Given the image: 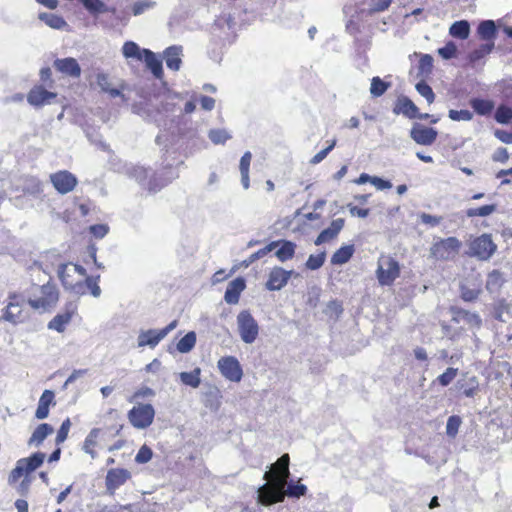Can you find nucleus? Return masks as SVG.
Wrapping results in <instances>:
<instances>
[{
    "mask_svg": "<svg viewBox=\"0 0 512 512\" xmlns=\"http://www.w3.org/2000/svg\"><path fill=\"white\" fill-rule=\"evenodd\" d=\"M59 299V288L55 282L49 279L42 285H31L28 292L27 304L34 311L49 313L56 308Z\"/></svg>",
    "mask_w": 512,
    "mask_h": 512,
    "instance_id": "obj_1",
    "label": "nucleus"
},
{
    "mask_svg": "<svg viewBox=\"0 0 512 512\" xmlns=\"http://www.w3.org/2000/svg\"><path fill=\"white\" fill-rule=\"evenodd\" d=\"M86 269L78 264H61L58 268L59 279L66 290L78 295L86 294Z\"/></svg>",
    "mask_w": 512,
    "mask_h": 512,
    "instance_id": "obj_2",
    "label": "nucleus"
},
{
    "mask_svg": "<svg viewBox=\"0 0 512 512\" xmlns=\"http://www.w3.org/2000/svg\"><path fill=\"white\" fill-rule=\"evenodd\" d=\"M19 293L13 292L8 296L2 319L14 325L27 322L31 318L30 307Z\"/></svg>",
    "mask_w": 512,
    "mask_h": 512,
    "instance_id": "obj_3",
    "label": "nucleus"
},
{
    "mask_svg": "<svg viewBox=\"0 0 512 512\" xmlns=\"http://www.w3.org/2000/svg\"><path fill=\"white\" fill-rule=\"evenodd\" d=\"M399 262L391 256H381L378 260L376 276L382 286H390L400 276Z\"/></svg>",
    "mask_w": 512,
    "mask_h": 512,
    "instance_id": "obj_4",
    "label": "nucleus"
},
{
    "mask_svg": "<svg viewBox=\"0 0 512 512\" xmlns=\"http://www.w3.org/2000/svg\"><path fill=\"white\" fill-rule=\"evenodd\" d=\"M237 326L241 340L246 344L253 343L259 335V325L248 310H242L237 315Z\"/></svg>",
    "mask_w": 512,
    "mask_h": 512,
    "instance_id": "obj_5",
    "label": "nucleus"
},
{
    "mask_svg": "<svg viewBox=\"0 0 512 512\" xmlns=\"http://www.w3.org/2000/svg\"><path fill=\"white\" fill-rule=\"evenodd\" d=\"M289 463V454H283L271 465L270 470L265 472L264 479L268 482H273L280 487H285L290 476Z\"/></svg>",
    "mask_w": 512,
    "mask_h": 512,
    "instance_id": "obj_6",
    "label": "nucleus"
},
{
    "mask_svg": "<svg viewBox=\"0 0 512 512\" xmlns=\"http://www.w3.org/2000/svg\"><path fill=\"white\" fill-rule=\"evenodd\" d=\"M497 249L490 234H482L474 238L469 244V255L481 261L488 260Z\"/></svg>",
    "mask_w": 512,
    "mask_h": 512,
    "instance_id": "obj_7",
    "label": "nucleus"
},
{
    "mask_svg": "<svg viewBox=\"0 0 512 512\" xmlns=\"http://www.w3.org/2000/svg\"><path fill=\"white\" fill-rule=\"evenodd\" d=\"M127 416L134 428L145 429L153 423L155 409L151 404H138L128 411Z\"/></svg>",
    "mask_w": 512,
    "mask_h": 512,
    "instance_id": "obj_8",
    "label": "nucleus"
},
{
    "mask_svg": "<svg viewBox=\"0 0 512 512\" xmlns=\"http://www.w3.org/2000/svg\"><path fill=\"white\" fill-rule=\"evenodd\" d=\"M221 375L231 381L240 382L243 377V369L240 362L234 356H223L217 362Z\"/></svg>",
    "mask_w": 512,
    "mask_h": 512,
    "instance_id": "obj_9",
    "label": "nucleus"
},
{
    "mask_svg": "<svg viewBox=\"0 0 512 512\" xmlns=\"http://www.w3.org/2000/svg\"><path fill=\"white\" fill-rule=\"evenodd\" d=\"M460 247L461 242L456 237H448L434 243L431 253L437 259L448 260L458 254Z\"/></svg>",
    "mask_w": 512,
    "mask_h": 512,
    "instance_id": "obj_10",
    "label": "nucleus"
},
{
    "mask_svg": "<svg viewBox=\"0 0 512 512\" xmlns=\"http://www.w3.org/2000/svg\"><path fill=\"white\" fill-rule=\"evenodd\" d=\"M284 488L273 482L262 485L258 489V502L264 506L282 502L285 498Z\"/></svg>",
    "mask_w": 512,
    "mask_h": 512,
    "instance_id": "obj_11",
    "label": "nucleus"
},
{
    "mask_svg": "<svg viewBox=\"0 0 512 512\" xmlns=\"http://www.w3.org/2000/svg\"><path fill=\"white\" fill-rule=\"evenodd\" d=\"M50 182L60 194H67L75 189L78 180L74 174L67 170H60L50 175Z\"/></svg>",
    "mask_w": 512,
    "mask_h": 512,
    "instance_id": "obj_12",
    "label": "nucleus"
},
{
    "mask_svg": "<svg viewBox=\"0 0 512 512\" xmlns=\"http://www.w3.org/2000/svg\"><path fill=\"white\" fill-rule=\"evenodd\" d=\"M177 326V321L174 320L169 323L166 327L156 330L149 329L142 331L138 336V345L140 347L150 346L155 347L166 335Z\"/></svg>",
    "mask_w": 512,
    "mask_h": 512,
    "instance_id": "obj_13",
    "label": "nucleus"
},
{
    "mask_svg": "<svg viewBox=\"0 0 512 512\" xmlns=\"http://www.w3.org/2000/svg\"><path fill=\"white\" fill-rule=\"evenodd\" d=\"M77 313V304L73 302L66 303L64 311L55 315L48 323V328L59 333L65 331L66 326L71 322L73 316Z\"/></svg>",
    "mask_w": 512,
    "mask_h": 512,
    "instance_id": "obj_14",
    "label": "nucleus"
},
{
    "mask_svg": "<svg viewBox=\"0 0 512 512\" xmlns=\"http://www.w3.org/2000/svg\"><path fill=\"white\" fill-rule=\"evenodd\" d=\"M131 478V473L124 468H112L108 470L105 478V486L110 494L125 484Z\"/></svg>",
    "mask_w": 512,
    "mask_h": 512,
    "instance_id": "obj_15",
    "label": "nucleus"
},
{
    "mask_svg": "<svg viewBox=\"0 0 512 512\" xmlns=\"http://www.w3.org/2000/svg\"><path fill=\"white\" fill-rule=\"evenodd\" d=\"M410 137L419 145L430 146L436 141L438 132L432 127L415 124L410 130Z\"/></svg>",
    "mask_w": 512,
    "mask_h": 512,
    "instance_id": "obj_16",
    "label": "nucleus"
},
{
    "mask_svg": "<svg viewBox=\"0 0 512 512\" xmlns=\"http://www.w3.org/2000/svg\"><path fill=\"white\" fill-rule=\"evenodd\" d=\"M450 313L452 315V322L460 323L465 322L470 328L479 329L482 326L481 317L474 312H470L457 306L450 307Z\"/></svg>",
    "mask_w": 512,
    "mask_h": 512,
    "instance_id": "obj_17",
    "label": "nucleus"
},
{
    "mask_svg": "<svg viewBox=\"0 0 512 512\" xmlns=\"http://www.w3.org/2000/svg\"><path fill=\"white\" fill-rule=\"evenodd\" d=\"M292 273V271H287L282 267H273L269 272L268 279L265 284L266 288L269 291L282 289L288 283Z\"/></svg>",
    "mask_w": 512,
    "mask_h": 512,
    "instance_id": "obj_18",
    "label": "nucleus"
},
{
    "mask_svg": "<svg viewBox=\"0 0 512 512\" xmlns=\"http://www.w3.org/2000/svg\"><path fill=\"white\" fill-rule=\"evenodd\" d=\"M55 70L63 76L79 78L81 76V67L73 57L56 59L53 63Z\"/></svg>",
    "mask_w": 512,
    "mask_h": 512,
    "instance_id": "obj_19",
    "label": "nucleus"
},
{
    "mask_svg": "<svg viewBox=\"0 0 512 512\" xmlns=\"http://www.w3.org/2000/svg\"><path fill=\"white\" fill-rule=\"evenodd\" d=\"M57 94L47 91L43 86H34L27 95L29 104L35 107H41L49 103L51 99L56 98Z\"/></svg>",
    "mask_w": 512,
    "mask_h": 512,
    "instance_id": "obj_20",
    "label": "nucleus"
},
{
    "mask_svg": "<svg viewBox=\"0 0 512 512\" xmlns=\"http://www.w3.org/2000/svg\"><path fill=\"white\" fill-rule=\"evenodd\" d=\"M55 393L46 389L39 398L38 406L35 411V418L38 420L46 419L49 415L50 407L55 406Z\"/></svg>",
    "mask_w": 512,
    "mask_h": 512,
    "instance_id": "obj_21",
    "label": "nucleus"
},
{
    "mask_svg": "<svg viewBox=\"0 0 512 512\" xmlns=\"http://www.w3.org/2000/svg\"><path fill=\"white\" fill-rule=\"evenodd\" d=\"M393 113L396 115L402 114L409 119H415L418 116V107L410 98L400 96L394 104Z\"/></svg>",
    "mask_w": 512,
    "mask_h": 512,
    "instance_id": "obj_22",
    "label": "nucleus"
},
{
    "mask_svg": "<svg viewBox=\"0 0 512 512\" xmlns=\"http://www.w3.org/2000/svg\"><path fill=\"white\" fill-rule=\"evenodd\" d=\"M345 225V220L343 218L334 219L330 226L320 232L315 240V245H321L325 242H329L337 237L340 231L343 229Z\"/></svg>",
    "mask_w": 512,
    "mask_h": 512,
    "instance_id": "obj_23",
    "label": "nucleus"
},
{
    "mask_svg": "<svg viewBox=\"0 0 512 512\" xmlns=\"http://www.w3.org/2000/svg\"><path fill=\"white\" fill-rule=\"evenodd\" d=\"M245 287V280L242 277H237L232 280L225 291V301L228 304H237L239 302L240 294Z\"/></svg>",
    "mask_w": 512,
    "mask_h": 512,
    "instance_id": "obj_24",
    "label": "nucleus"
},
{
    "mask_svg": "<svg viewBox=\"0 0 512 512\" xmlns=\"http://www.w3.org/2000/svg\"><path fill=\"white\" fill-rule=\"evenodd\" d=\"M143 54H144L143 60L145 61L147 68L150 69V71L155 76V78L162 79V77H163L162 61L160 59H158L156 57L155 53L149 49H143Z\"/></svg>",
    "mask_w": 512,
    "mask_h": 512,
    "instance_id": "obj_25",
    "label": "nucleus"
},
{
    "mask_svg": "<svg viewBox=\"0 0 512 512\" xmlns=\"http://www.w3.org/2000/svg\"><path fill=\"white\" fill-rule=\"evenodd\" d=\"M477 34L481 40L494 43L497 35V27L493 20H483L477 27Z\"/></svg>",
    "mask_w": 512,
    "mask_h": 512,
    "instance_id": "obj_26",
    "label": "nucleus"
},
{
    "mask_svg": "<svg viewBox=\"0 0 512 512\" xmlns=\"http://www.w3.org/2000/svg\"><path fill=\"white\" fill-rule=\"evenodd\" d=\"M54 432L52 425L48 423L39 424L28 440L29 445L39 446L43 441Z\"/></svg>",
    "mask_w": 512,
    "mask_h": 512,
    "instance_id": "obj_27",
    "label": "nucleus"
},
{
    "mask_svg": "<svg viewBox=\"0 0 512 512\" xmlns=\"http://www.w3.org/2000/svg\"><path fill=\"white\" fill-rule=\"evenodd\" d=\"M275 242H279V249L275 253L279 261L285 262L294 257L296 250L294 242L288 240H276Z\"/></svg>",
    "mask_w": 512,
    "mask_h": 512,
    "instance_id": "obj_28",
    "label": "nucleus"
},
{
    "mask_svg": "<svg viewBox=\"0 0 512 512\" xmlns=\"http://www.w3.org/2000/svg\"><path fill=\"white\" fill-rule=\"evenodd\" d=\"M355 252L354 245H345L337 249L331 257V263L334 265H342L347 263Z\"/></svg>",
    "mask_w": 512,
    "mask_h": 512,
    "instance_id": "obj_29",
    "label": "nucleus"
},
{
    "mask_svg": "<svg viewBox=\"0 0 512 512\" xmlns=\"http://www.w3.org/2000/svg\"><path fill=\"white\" fill-rule=\"evenodd\" d=\"M101 433L100 428H93L89 434L86 436L83 443V450L89 454L92 458L97 457V453L95 451V447L98 443V438Z\"/></svg>",
    "mask_w": 512,
    "mask_h": 512,
    "instance_id": "obj_30",
    "label": "nucleus"
},
{
    "mask_svg": "<svg viewBox=\"0 0 512 512\" xmlns=\"http://www.w3.org/2000/svg\"><path fill=\"white\" fill-rule=\"evenodd\" d=\"M469 104L478 115L482 116L491 114L494 109V103L487 99L472 98Z\"/></svg>",
    "mask_w": 512,
    "mask_h": 512,
    "instance_id": "obj_31",
    "label": "nucleus"
},
{
    "mask_svg": "<svg viewBox=\"0 0 512 512\" xmlns=\"http://www.w3.org/2000/svg\"><path fill=\"white\" fill-rule=\"evenodd\" d=\"M45 459V454L42 452L33 453L27 458H22L19 461L23 464L26 469V473H30L40 467Z\"/></svg>",
    "mask_w": 512,
    "mask_h": 512,
    "instance_id": "obj_32",
    "label": "nucleus"
},
{
    "mask_svg": "<svg viewBox=\"0 0 512 512\" xmlns=\"http://www.w3.org/2000/svg\"><path fill=\"white\" fill-rule=\"evenodd\" d=\"M450 35L453 37L459 38V39H467L470 34V24L466 20H460L454 22L450 29H449Z\"/></svg>",
    "mask_w": 512,
    "mask_h": 512,
    "instance_id": "obj_33",
    "label": "nucleus"
},
{
    "mask_svg": "<svg viewBox=\"0 0 512 512\" xmlns=\"http://www.w3.org/2000/svg\"><path fill=\"white\" fill-rule=\"evenodd\" d=\"M39 19L53 29H62L67 26V22L62 16L50 13H40Z\"/></svg>",
    "mask_w": 512,
    "mask_h": 512,
    "instance_id": "obj_34",
    "label": "nucleus"
},
{
    "mask_svg": "<svg viewBox=\"0 0 512 512\" xmlns=\"http://www.w3.org/2000/svg\"><path fill=\"white\" fill-rule=\"evenodd\" d=\"M122 53L125 58H135L139 61L143 60V49L133 41H126L122 46Z\"/></svg>",
    "mask_w": 512,
    "mask_h": 512,
    "instance_id": "obj_35",
    "label": "nucleus"
},
{
    "mask_svg": "<svg viewBox=\"0 0 512 512\" xmlns=\"http://www.w3.org/2000/svg\"><path fill=\"white\" fill-rule=\"evenodd\" d=\"M196 344V333L190 331L185 334L177 343V350L181 353L190 352Z\"/></svg>",
    "mask_w": 512,
    "mask_h": 512,
    "instance_id": "obj_36",
    "label": "nucleus"
},
{
    "mask_svg": "<svg viewBox=\"0 0 512 512\" xmlns=\"http://www.w3.org/2000/svg\"><path fill=\"white\" fill-rule=\"evenodd\" d=\"M200 374V368H195L191 372L180 373V379L183 384L190 386L192 388H197L201 383Z\"/></svg>",
    "mask_w": 512,
    "mask_h": 512,
    "instance_id": "obj_37",
    "label": "nucleus"
},
{
    "mask_svg": "<svg viewBox=\"0 0 512 512\" xmlns=\"http://www.w3.org/2000/svg\"><path fill=\"white\" fill-rule=\"evenodd\" d=\"M181 58L179 56V50L176 47H169L166 50V65L173 71L179 70L181 66Z\"/></svg>",
    "mask_w": 512,
    "mask_h": 512,
    "instance_id": "obj_38",
    "label": "nucleus"
},
{
    "mask_svg": "<svg viewBox=\"0 0 512 512\" xmlns=\"http://www.w3.org/2000/svg\"><path fill=\"white\" fill-rule=\"evenodd\" d=\"M390 83L383 81L380 77H373L371 80L370 93L373 97L382 96L389 88Z\"/></svg>",
    "mask_w": 512,
    "mask_h": 512,
    "instance_id": "obj_39",
    "label": "nucleus"
},
{
    "mask_svg": "<svg viewBox=\"0 0 512 512\" xmlns=\"http://www.w3.org/2000/svg\"><path fill=\"white\" fill-rule=\"evenodd\" d=\"M495 204H487L477 208H469L466 210V215L468 217H486L491 215L496 211Z\"/></svg>",
    "mask_w": 512,
    "mask_h": 512,
    "instance_id": "obj_40",
    "label": "nucleus"
},
{
    "mask_svg": "<svg viewBox=\"0 0 512 512\" xmlns=\"http://www.w3.org/2000/svg\"><path fill=\"white\" fill-rule=\"evenodd\" d=\"M495 120L500 124H508L512 121V108L501 104L495 112Z\"/></svg>",
    "mask_w": 512,
    "mask_h": 512,
    "instance_id": "obj_41",
    "label": "nucleus"
},
{
    "mask_svg": "<svg viewBox=\"0 0 512 512\" xmlns=\"http://www.w3.org/2000/svg\"><path fill=\"white\" fill-rule=\"evenodd\" d=\"M460 389L464 396L474 397L479 391V382L477 377L473 376L469 378L466 383L460 385Z\"/></svg>",
    "mask_w": 512,
    "mask_h": 512,
    "instance_id": "obj_42",
    "label": "nucleus"
},
{
    "mask_svg": "<svg viewBox=\"0 0 512 512\" xmlns=\"http://www.w3.org/2000/svg\"><path fill=\"white\" fill-rule=\"evenodd\" d=\"M156 3L152 0H140L131 5V13L133 16H139L146 11L152 9Z\"/></svg>",
    "mask_w": 512,
    "mask_h": 512,
    "instance_id": "obj_43",
    "label": "nucleus"
},
{
    "mask_svg": "<svg viewBox=\"0 0 512 512\" xmlns=\"http://www.w3.org/2000/svg\"><path fill=\"white\" fill-rule=\"evenodd\" d=\"M494 46H495L494 43H485V44L481 45L479 48L473 50L469 54V60L471 62H476V61L480 60L484 56L490 54L492 52V50L494 49Z\"/></svg>",
    "mask_w": 512,
    "mask_h": 512,
    "instance_id": "obj_44",
    "label": "nucleus"
},
{
    "mask_svg": "<svg viewBox=\"0 0 512 512\" xmlns=\"http://www.w3.org/2000/svg\"><path fill=\"white\" fill-rule=\"evenodd\" d=\"M462 419L458 415H452L448 418L446 424V433L449 437L455 438L461 426Z\"/></svg>",
    "mask_w": 512,
    "mask_h": 512,
    "instance_id": "obj_45",
    "label": "nucleus"
},
{
    "mask_svg": "<svg viewBox=\"0 0 512 512\" xmlns=\"http://www.w3.org/2000/svg\"><path fill=\"white\" fill-rule=\"evenodd\" d=\"M416 90L417 92L423 96L428 104H432L435 100V94L429 84H427L425 81H420L416 84Z\"/></svg>",
    "mask_w": 512,
    "mask_h": 512,
    "instance_id": "obj_46",
    "label": "nucleus"
},
{
    "mask_svg": "<svg viewBox=\"0 0 512 512\" xmlns=\"http://www.w3.org/2000/svg\"><path fill=\"white\" fill-rule=\"evenodd\" d=\"M325 257H326L325 252H321V253H318L315 255L314 254L310 255L306 261V267L310 270L319 269L324 264Z\"/></svg>",
    "mask_w": 512,
    "mask_h": 512,
    "instance_id": "obj_47",
    "label": "nucleus"
},
{
    "mask_svg": "<svg viewBox=\"0 0 512 512\" xmlns=\"http://www.w3.org/2000/svg\"><path fill=\"white\" fill-rule=\"evenodd\" d=\"M439 56H441L445 60H449L451 58L456 57L457 55V46L453 41H449L446 43L444 47H441L437 50Z\"/></svg>",
    "mask_w": 512,
    "mask_h": 512,
    "instance_id": "obj_48",
    "label": "nucleus"
},
{
    "mask_svg": "<svg viewBox=\"0 0 512 512\" xmlns=\"http://www.w3.org/2000/svg\"><path fill=\"white\" fill-rule=\"evenodd\" d=\"M457 374H458L457 368L449 367L446 369V371L444 373H442L441 375H439L437 377V382L441 386H444V387L448 386L454 380V378L457 376Z\"/></svg>",
    "mask_w": 512,
    "mask_h": 512,
    "instance_id": "obj_49",
    "label": "nucleus"
},
{
    "mask_svg": "<svg viewBox=\"0 0 512 512\" xmlns=\"http://www.w3.org/2000/svg\"><path fill=\"white\" fill-rule=\"evenodd\" d=\"M278 244H279V242H270L264 248H261L258 251H256L255 253L251 254L249 256L248 260H247L246 266H248L249 264L253 263L257 259L262 258L263 256H265L267 253H269L274 248H276L278 246Z\"/></svg>",
    "mask_w": 512,
    "mask_h": 512,
    "instance_id": "obj_50",
    "label": "nucleus"
},
{
    "mask_svg": "<svg viewBox=\"0 0 512 512\" xmlns=\"http://www.w3.org/2000/svg\"><path fill=\"white\" fill-rule=\"evenodd\" d=\"M229 138L230 135L224 129H212L209 132V139L214 144H224Z\"/></svg>",
    "mask_w": 512,
    "mask_h": 512,
    "instance_id": "obj_51",
    "label": "nucleus"
},
{
    "mask_svg": "<svg viewBox=\"0 0 512 512\" xmlns=\"http://www.w3.org/2000/svg\"><path fill=\"white\" fill-rule=\"evenodd\" d=\"M307 492V487L304 484H290L287 489H284L285 495L289 497L299 498L304 496Z\"/></svg>",
    "mask_w": 512,
    "mask_h": 512,
    "instance_id": "obj_52",
    "label": "nucleus"
},
{
    "mask_svg": "<svg viewBox=\"0 0 512 512\" xmlns=\"http://www.w3.org/2000/svg\"><path fill=\"white\" fill-rule=\"evenodd\" d=\"M418 68L422 74H430L433 69V57L430 54L421 55Z\"/></svg>",
    "mask_w": 512,
    "mask_h": 512,
    "instance_id": "obj_53",
    "label": "nucleus"
},
{
    "mask_svg": "<svg viewBox=\"0 0 512 512\" xmlns=\"http://www.w3.org/2000/svg\"><path fill=\"white\" fill-rule=\"evenodd\" d=\"M448 116L453 121H470L473 118V113L469 110H449Z\"/></svg>",
    "mask_w": 512,
    "mask_h": 512,
    "instance_id": "obj_54",
    "label": "nucleus"
},
{
    "mask_svg": "<svg viewBox=\"0 0 512 512\" xmlns=\"http://www.w3.org/2000/svg\"><path fill=\"white\" fill-rule=\"evenodd\" d=\"M26 473V469L23 464L18 460L15 468L11 470L8 476V483L13 485Z\"/></svg>",
    "mask_w": 512,
    "mask_h": 512,
    "instance_id": "obj_55",
    "label": "nucleus"
},
{
    "mask_svg": "<svg viewBox=\"0 0 512 512\" xmlns=\"http://www.w3.org/2000/svg\"><path fill=\"white\" fill-rule=\"evenodd\" d=\"M70 428H71V421L69 418H66L62 422L60 428L57 431V435H56V439H55L56 444H61L67 439Z\"/></svg>",
    "mask_w": 512,
    "mask_h": 512,
    "instance_id": "obj_56",
    "label": "nucleus"
},
{
    "mask_svg": "<svg viewBox=\"0 0 512 512\" xmlns=\"http://www.w3.org/2000/svg\"><path fill=\"white\" fill-rule=\"evenodd\" d=\"M85 285L86 291L89 290L94 297H98L101 294V289L98 285V277L94 278L85 274Z\"/></svg>",
    "mask_w": 512,
    "mask_h": 512,
    "instance_id": "obj_57",
    "label": "nucleus"
},
{
    "mask_svg": "<svg viewBox=\"0 0 512 512\" xmlns=\"http://www.w3.org/2000/svg\"><path fill=\"white\" fill-rule=\"evenodd\" d=\"M155 395V392L153 389L149 387H141L138 390H136L132 396L129 399V402H137L140 399L149 398Z\"/></svg>",
    "mask_w": 512,
    "mask_h": 512,
    "instance_id": "obj_58",
    "label": "nucleus"
},
{
    "mask_svg": "<svg viewBox=\"0 0 512 512\" xmlns=\"http://www.w3.org/2000/svg\"><path fill=\"white\" fill-rule=\"evenodd\" d=\"M336 146V139H333L330 144L323 150L316 153L310 160V163L315 165L320 163L322 160H324L330 151L333 150V148Z\"/></svg>",
    "mask_w": 512,
    "mask_h": 512,
    "instance_id": "obj_59",
    "label": "nucleus"
},
{
    "mask_svg": "<svg viewBox=\"0 0 512 512\" xmlns=\"http://www.w3.org/2000/svg\"><path fill=\"white\" fill-rule=\"evenodd\" d=\"M152 456L153 452L151 448L148 447L147 445H143L136 454L135 461L137 463L144 464L149 462L152 459Z\"/></svg>",
    "mask_w": 512,
    "mask_h": 512,
    "instance_id": "obj_60",
    "label": "nucleus"
},
{
    "mask_svg": "<svg viewBox=\"0 0 512 512\" xmlns=\"http://www.w3.org/2000/svg\"><path fill=\"white\" fill-rule=\"evenodd\" d=\"M90 233L98 239H101L109 232V227L106 224H95L89 227Z\"/></svg>",
    "mask_w": 512,
    "mask_h": 512,
    "instance_id": "obj_61",
    "label": "nucleus"
},
{
    "mask_svg": "<svg viewBox=\"0 0 512 512\" xmlns=\"http://www.w3.org/2000/svg\"><path fill=\"white\" fill-rule=\"evenodd\" d=\"M393 0H372L370 13H379L387 10Z\"/></svg>",
    "mask_w": 512,
    "mask_h": 512,
    "instance_id": "obj_62",
    "label": "nucleus"
},
{
    "mask_svg": "<svg viewBox=\"0 0 512 512\" xmlns=\"http://www.w3.org/2000/svg\"><path fill=\"white\" fill-rule=\"evenodd\" d=\"M347 208L352 216L359 218H366L371 212L370 208H360L352 203H348Z\"/></svg>",
    "mask_w": 512,
    "mask_h": 512,
    "instance_id": "obj_63",
    "label": "nucleus"
},
{
    "mask_svg": "<svg viewBox=\"0 0 512 512\" xmlns=\"http://www.w3.org/2000/svg\"><path fill=\"white\" fill-rule=\"evenodd\" d=\"M509 152L505 147H499L492 155L494 162L506 163L509 160Z\"/></svg>",
    "mask_w": 512,
    "mask_h": 512,
    "instance_id": "obj_64",
    "label": "nucleus"
}]
</instances>
